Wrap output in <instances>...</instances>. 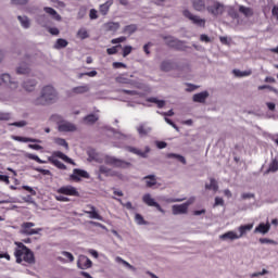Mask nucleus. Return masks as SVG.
Masks as SVG:
<instances>
[{"instance_id": "obj_16", "label": "nucleus", "mask_w": 278, "mask_h": 278, "mask_svg": "<svg viewBox=\"0 0 278 278\" xmlns=\"http://www.w3.org/2000/svg\"><path fill=\"white\" fill-rule=\"evenodd\" d=\"M114 4L113 0H108L105 3L100 4L99 12L102 16H108V12H110V8Z\"/></svg>"}, {"instance_id": "obj_63", "label": "nucleus", "mask_w": 278, "mask_h": 278, "mask_svg": "<svg viewBox=\"0 0 278 278\" xmlns=\"http://www.w3.org/2000/svg\"><path fill=\"white\" fill-rule=\"evenodd\" d=\"M62 255L63 257H66L68 262H73L75 260V257L70 252H63Z\"/></svg>"}, {"instance_id": "obj_61", "label": "nucleus", "mask_w": 278, "mask_h": 278, "mask_svg": "<svg viewBox=\"0 0 278 278\" xmlns=\"http://www.w3.org/2000/svg\"><path fill=\"white\" fill-rule=\"evenodd\" d=\"M22 188L23 190H26L27 192H29L33 197H36V190H34V188L29 186H23Z\"/></svg>"}, {"instance_id": "obj_17", "label": "nucleus", "mask_w": 278, "mask_h": 278, "mask_svg": "<svg viewBox=\"0 0 278 278\" xmlns=\"http://www.w3.org/2000/svg\"><path fill=\"white\" fill-rule=\"evenodd\" d=\"M268 231H270V224H264L261 223L255 229H254V233H263L266 235L268 233Z\"/></svg>"}, {"instance_id": "obj_24", "label": "nucleus", "mask_w": 278, "mask_h": 278, "mask_svg": "<svg viewBox=\"0 0 278 278\" xmlns=\"http://www.w3.org/2000/svg\"><path fill=\"white\" fill-rule=\"evenodd\" d=\"M207 97H210V93H207V91H203V92L194 94L193 101L195 103H205V100L207 99Z\"/></svg>"}, {"instance_id": "obj_51", "label": "nucleus", "mask_w": 278, "mask_h": 278, "mask_svg": "<svg viewBox=\"0 0 278 278\" xmlns=\"http://www.w3.org/2000/svg\"><path fill=\"white\" fill-rule=\"evenodd\" d=\"M89 18L91 21H97V18H99V12L96 9H91L89 11Z\"/></svg>"}, {"instance_id": "obj_56", "label": "nucleus", "mask_w": 278, "mask_h": 278, "mask_svg": "<svg viewBox=\"0 0 278 278\" xmlns=\"http://www.w3.org/2000/svg\"><path fill=\"white\" fill-rule=\"evenodd\" d=\"M136 29V25H128L124 28V34H134Z\"/></svg>"}, {"instance_id": "obj_4", "label": "nucleus", "mask_w": 278, "mask_h": 278, "mask_svg": "<svg viewBox=\"0 0 278 278\" xmlns=\"http://www.w3.org/2000/svg\"><path fill=\"white\" fill-rule=\"evenodd\" d=\"M101 162L108 164L109 166H114V168H127V166H129L127 161H123L112 155H104Z\"/></svg>"}, {"instance_id": "obj_18", "label": "nucleus", "mask_w": 278, "mask_h": 278, "mask_svg": "<svg viewBox=\"0 0 278 278\" xmlns=\"http://www.w3.org/2000/svg\"><path fill=\"white\" fill-rule=\"evenodd\" d=\"M137 131L139 134V136L142 138L144 136H149V134H151L152 128L149 125L146 124H141L138 128Z\"/></svg>"}, {"instance_id": "obj_44", "label": "nucleus", "mask_w": 278, "mask_h": 278, "mask_svg": "<svg viewBox=\"0 0 278 278\" xmlns=\"http://www.w3.org/2000/svg\"><path fill=\"white\" fill-rule=\"evenodd\" d=\"M111 134H113L114 138H116L117 140H127V138H129L127 135H124L122 132H116L114 129L110 130Z\"/></svg>"}, {"instance_id": "obj_41", "label": "nucleus", "mask_w": 278, "mask_h": 278, "mask_svg": "<svg viewBox=\"0 0 278 278\" xmlns=\"http://www.w3.org/2000/svg\"><path fill=\"white\" fill-rule=\"evenodd\" d=\"M68 47V41L66 39H58L54 43V49H66Z\"/></svg>"}, {"instance_id": "obj_59", "label": "nucleus", "mask_w": 278, "mask_h": 278, "mask_svg": "<svg viewBox=\"0 0 278 278\" xmlns=\"http://www.w3.org/2000/svg\"><path fill=\"white\" fill-rule=\"evenodd\" d=\"M84 75H87V77H97V71H91V72L79 74V79H81L84 77Z\"/></svg>"}, {"instance_id": "obj_7", "label": "nucleus", "mask_w": 278, "mask_h": 278, "mask_svg": "<svg viewBox=\"0 0 278 278\" xmlns=\"http://www.w3.org/2000/svg\"><path fill=\"white\" fill-rule=\"evenodd\" d=\"M31 227H36V224H34L31 222L22 224L21 233H24V236H36V235L40 233V231H42V229H40V228L34 229Z\"/></svg>"}, {"instance_id": "obj_36", "label": "nucleus", "mask_w": 278, "mask_h": 278, "mask_svg": "<svg viewBox=\"0 0 278 278\" xmlns=\"http://www.w3.org/2000/svg\"><path fill=\"white\" fill-rule=\"evenodd\" d=\"M232 74L235 75V77H249L250 75L253 74V72L251 70L249 71H240V70H233Z\"/></svg>"}, {"instance_id": "obj_40", "label": "nucleus", "mask_w": 278, "mask_h": 278, "mask_svg": "<svg viewBox=\"0 0 278 278\" xmlns=\"http://www.w3.org/2000/svg\"><path fill=\"white\" fill-rule=\"evenodd\" d=\"M53 141H54V144H56L58 147H63V149L68 151V142H66V139L54 138Z\"/></svg>"}, {"instance_id": "obj_6", "label": "nucleus", "mask_w": 278, "mask_h": 278, "mask_svg": "<svg viewBox=\"0 0 278 278\" xmlns=\"http://www.w3.org/2000/svg\"><path fill=\"white\" fill-rule=\"evenodd\" d=\"M37 23H39L41 27H46L51 36H60V29L58 27L49 26V17L47 15H39L37 17Z\"/></svg>"}, {"instance_id": "obj_54", "label": "nucleus", "mask_w": 278, "mask_h": 278, "mask_svg": "<svg viewBox=\"0 0 278 278\" xmlns=\"http://www.w3.org/2000/svg\"><path fill=\"white\" fill-rule=\"evenodd\" d=\"M220 205L222 207L225 205V200L220 197L215 198V203L213 204V207H218Z\"/></svg>"}, {"instance_id": "obj_52", "label": "nucleus", "mask_w": 278, "mask_h": 278, "mask_svg": "<svg viewBox=\"0 0 278 278\" xmlns=\"http://www.w3.org/2000/svg\"><path fill=\"white\" fill-rule=\"evenodd\" d=\"M134 51V48L131 46H125L123 48V58H127Z\"/></svg>"}, {"instance_id": "obj_19", "label": "nucleus", "mask_w": 278, "mask_h": 278, "mask_svg": "<svg viewBox=\"0 0 278 278\" xmlns=\"http://www.w3.org/2000/svg\"><path fill=\"white\" fill-rule=\"evenodd\" d=\"M90 91V85H81L72 89L73 94H86Z\"/></svg>"}, {"instance_id": "obj_13", "label": "nucleus", "mask_w": 278, "mask_h": 278, "mask_svg": "<svg viewBox=\"0 0 278 278\" xmlns=\"http://www.w3.org/2000/svg\"><path fill=\"white\" fill-rule=\"evenodd\" d=\"M77 266L81 270H87V268L92 267V261H90V258H88L86 255H80L77 261Z\"/></svg>"}, {"instance_id": "obj_2", "label": "nucleus", "mask_w": 278, "mask_h": 278, "mask_svg": "<svg viewBox=\"0 0 278 278\" xmlns=\"http://www.w3.org/2000/svg\"><path fill=\"white\" fill-rule=\"evenodd\" d=\"M16 244L17 248L15 249L14 255L16 257L17 264H21L22 262H26V264H34V262H36L34 258V252H31V250H29L23 243Z\"/></svg>"}, {"instance_id": "obj_28", "label": "nucleus", "mask_w": 278, "mask_h": 278, "mask_svg": "<svg viewBox=\"0 0 278 278\" xmlns=\"http://www.w3.org/2000/svg\"><path fill=\"white\" fill-rule=\"evenodd\" d=\"M86 214H89V218H93L96 220H103V217L99 215L94 206H90V211H87Z\"/></svg>"}, {"instance_id": "obj_15", "label": "nucleus", "mask_w": 278, "mask_h": 278, "mask_svg": "<svg viewBox=\"0 0 278 278\" xmlns=\"http://www.w3.org/2000/svg\"><path fill=\"white\" fill-rule=\"evenodd\" d=\"M50 157H59L60 160H63V162H66L67 164H73V166H75V162L72 161L71 157H68L66 154H64L63 152H60V151H54L52 153V156Z\"/></svg>"}, {"instance_id": "obj_37", "label": "nucleus", "mask_w": 278, "mask_h": 278, "mask_svg": "<svg viewBox=\"0 0 278 278\" xmlns=\"http://www.w3.org/2000/svg\"><path fill=\"white\" fill-rule=\"evenodd\" d=\"M17 18H18L22 27H24V29H29V26L31 25V23L29 22L28 16H25V15L21 16L20 15Z\"/></svg>"}, {"instance_id": "obj_27", "label": "nucleus", "mask_w": 278, "mask_h": 278, "mask_svg": "<svg viewBox=\"0 0 278 278\" xmlns=\"http://www.w3.org/2000/svg\"><path fill=\"white\" fill-rule=\"evenodd\" d=\"M17 75H27L29 74V65L27 63H21L16 68Z\"/></svg>"}, {"instance_id": "obj_1", "label": "nucleus", "mask_w": 278, "mask_h": 278, "mask_svg": "<svg viewBox=\"0 0 278 278\" xmlns=\"http://www.w3.org/2000/svg\"><path fill=\"white\" fill-rule=\"evenodd\" d=\"M60 99L54 86L47 85L41 89L40 97L35 100V105H49Z\"/></svg>"}, {"instance_id": "obj_45", "label": "nucleus", "mask_w": 278, "mask_h": 278, "mask_svg": "<svg viewBox=\"0 0 278 278\" xmlns=\"http://www.w3.org/2000/svg\"><path fill=\"white\" fill-rule=\"evenodd\" d=\"M78 38H80V40H86V38H88V30L86 28H80L77 33Z\"/></svg>"}, {"instance_id": "obj_53", "label": "nucleus", "mask_w": 278, "mask_h": 278, "mask_svg": "<svg viewBox=\"0 0 278 278\" xmlns=\"http://www.w3.org/2000/svg\"><path fill=\"white\" fill-rule=\"evenodd\" d=\"M167 157H175L176 160H178L182 164H186V157H184L179 154L170 153V154L167 155Z\"/></svg>"}, {"instance_id": "obj_58", "label": "nucleus", "mask_w": 278, "mask_h": 278, "mask_svg": "<svg viewBox=\"0 0 278 278\" xmlns=\"http://www.w3.org/2000/svg\"><path fill=\"white\" fill-rule=\"evenodd\" d=\"M125 40H127V37H118V38L112 39L111 42L112 45H121V42H125Z\"/></svg>"}, {"instance_id": "obj_11", "label": "nucleus", "mask_w": 278, "mask_h": 278, "mask_svg": "<svg viewBox=\"0 0 278 278\" xmlns=\"http://www.w3.org/2000/svg\"><path fill=\"white\" fill-rule=\"evenodd\" d=\"M70 178L72 181H81V179H90V174L84 169L75 168Z\"/></svg>"}, {"instance_id": "obj_33", "label": "nucleus", "mask_w": 278, "mask_h": 278, "mask_svg": "<svg viewBox=\"0 0 278 278\" xmlns=\"http://www.w3.org/2000/svg\"><path fill=\"white\" fill-rule=\"evenodd\" d=\"M147 101H148V103H155V105L160 109H162V108H164V105H166V101L160 100L155 97L148 98Z\"/></svg>"}, {"instance_id": "obj_25", "label": "nucleus", "mask_w": 278, "mask_h": 278, "mask_svg": "<svg viewBox=\"0 0 278 278\" xmlns=\"http://www.w3.org/2000/svg\"><path fill=\"white\" fill-rule=\"evenodd\" d=\"M121 24L118 22H109L104 24L105 31H118Z\"/></svg>"}, {"instance_id": "obj_9", "label": "nucleus", "mask_w": 278, "mask_h": 278, "mask_svg": "<svg viewBox=\"0 0 278 278\" xmlns=\"http://www.w3.org/2000/svg\"><path fill=\"white\" fill-rule=\"evenodd\" d=\"M100 175H104L105 177H117V179H123V174L116 169H112L105 165H101L99 167Z\"/></svg>"}, {"instance_id": "obj_49", "label": "nucleus", "mask_w": 278, "mask_h": 278, "mask_svg": "<svg viewBox=\"0 0 278 278\" xmlns=\"http://www.w3.org/2000/svg\"><path fill=\"white\" fill-rule=\"evenodd\" d=\"M118 48H121V45L106 49L108 55H116L118 53Z\"/></svg>"}, {"instance_id": "obj_64", "label": "nucleus", "mask_w": 278, "mask_h": 278, "mask_svg": "<svg viewBox=\"0 0 278 278\" xmlns=\"http://www.w3.org/2000/svg\"><path fill=\"white\" fill-rule=\"evenodd\" d=\"M0 121H10V113L0 112Z\"/></svg>"}, {"instance_id": "obj_26", "label": "nucleus", "mask_w": 278, "mask_h": 278, "mask_svg": "<svg viewBox=\"0 0 278 278\" xmlns=\"http://www.w3.org/2000/svg\"><path fill=\"white\" fill-rule=\"evenodd\" d=\"M12 140H15L16 142H42L40 139H34V138H27V137H21V136H12Z\"/></svg>"}, {"instance_id": "obj_20", "label": "nucleus", "mask_w": 278, "mask_h": 278, "mask_svg": "<svg viewBox=\"0 0 278 278\" xmlns=\"http://www.w3.org/2000/svg\"><path fill=\"white\" fill-rule=\"evenodd\" d=\"M239 13L243 14L245 18H251V16L254 14V11L250 7L239 5Z\"/></svg>"}, {"instance_id": "obj_55", "label": "nucleus", "mask_w": 278, "mask_h": 278, "mask_svg": "<svg viewBox=\"0 0 278 278\" xmlns=\"http://www.w3.org/2000/svg\"><path fill=\"white\" fill-rule=\"evenodd\" d=\"M163 201H165V203H181L185 199L165 198Z\"/></svg>"}, {"instance_id": "obj_32", "label": "nucleus", "mask_w": 278, "mask_h": 278, "mask_svg": "<svg viewBox=\"0 0 278 278\" xmlns=\"http://www.w3.org/2000/svg\"><path fill=\"white\" fill-rule=\"evenodd\" d=\"M24 157H27L28 160H34L38 164H47V161H42V159H40L38 155L29 153V152H25Z\"/></svg>"}, {"instance_id": "obj_5", "label": "nucleus", "mask_w": 278, "mask_h": 278, "mask_svg": "<svg viewBox=\"0 0 278 278\" xmlns=\"http://www.w3.org/2000/svg\"><path fill=\"white\" fill-rule=\"evenodd\" d=\"M195 198L191 197L189 198L185 203L182 204H174L172 206V212L174 216H179V214H187L188 213V207L194 203Z\"/></svg>"}, {"instance_id": "obj_10", "label": "nucleus", "mask_w": 278, "mask_h": 278, "mask_svg": "<svg viewBox=\"0 0 278 278\" xmlns=\"http://www.w3.org/2000/svg\"><path fill=\"white\" fill-rule=\"evenodd\" d=\"M182 15L186 18H189V21H191L193 25H197L198 27H205V20L192 14L190 11L184 10Z\"/></svg>"}, {"instance_id": "obj_14", "label": "nucleus", "mask_w": 278, "mask_h": 278, "mask_svg": "<svg viewBox=\"0 0 278 278\" xmlns=\"http://www.w3.org/2000/svg\"><path fill=\"white\" fill-rule=\"evenodd\" d=\"M59 127V131H77V126H75V124L71 123V122H66V121H61L58 124Z\"/></svg>"}, {"instance_id": "obj_62", "label": "nucleus", "mask_w": 278, "mask_h": 278, "mask_svg": "<svg viewBox=\"0 0 278 278\" xmlns=\"http://www.w3.org/2000/svg\"><path fill=\"white\" fill-rule=\"evenodd\" d=\"M113 68H127V65L125 63L114 62Z\"/></svg>"}, {"instance_id": "obj_12", "label": "nucleus", "mask_w": 278, "mask_h": 278, "mask_svg": "<svg viewBox=\"0 0 278 278\" xmlns=\"http://www.w3.org/2000/svg\"><path fill=\"white\" fill-rule=\"evenodd\" d=\"M225 12V5L223 3L211 0V14L214 16H220Z\"/></svg>"}, {"instance_id": "obj_31", "label": "nucleus", "mask_w": 278, "mask_h": 278, "mask_svg": "<svg viewBox=\"0 0 278 278\" xmlns=\"http://www.w3.org/2000/svg\"><path fill=\"white\" fill-rule=\"evenodd\" d=\"M143 180L146 181V185L148 188H153V186L157 184V179L155 178V175L146 176Z\"/></svg>"}, {"instance_id": "obj_23", "label": "nucleus", "mask_w": 278, "mask_h": 278, "mask_svg": "<svg viewBox=\"0 0 278 278\" xmlns=\"http://www.w3.org/2000/svg\"><path fill=\"white\" fill-rule=\"evenodd\" d=\"M46 14H49L54 21H62V16L58 14V11H55L53 8L46 7L43 9Z\"/></svg>"}, {"instance_id": "obj_22", "label": "nucleus", "mask_w": 278, "mask_h": 278, "mask_svg": "<svg viewBox=\"0 0 278 278\" xmlns=\"http://www.w3.org/2000/svg\"><path fill=\"white\" fill-rule=\"evenodd\" d=\"M1 81L10 84L11 88H18V83L12 80V76H10V74H2Z\"/></svg>"}, {"instance_id": "obj_46", "label": "nucleus", "mask_w": 278, "mask_h": 278, "mask_svg": "<svg viewBox=\"0 0 278 278\" xmlns=\"http://www.w3.org/2000/svg\"><path fill=\"white\" fill-rule=\"evenodd\" d=\"M165 42L166 45H168V47H177V39H175L174 37H165Z\"/></svg>"}, {"instance_id": "obj_50", "label": "nucleus", "mask_w": 278, "mask_h": 278, "mask_svg": "<svg viewBox=\"0 0 278 278\" xmlns=\"http://www.w3.org/2000/svg\"><path fill=\"white\" fill-rule=\"evenodd\" d=\"M135 220H136L137 225H147L144 217H142V215H140L138 213L135 215Z\"/></svg>"}, {"instance_id": "obj_3", "label": "nucleus", "mask_w": 278, "mask_h": 278, "mask_svg": "<svg viewBox=\"0 0 278 278\" xmlns=\"http://www.w3.org/2000/svg\"><path fill=\"white\" fill-rule=\"evenodd\" d=\"M68 197H79L77 188L66 185L56 189V194H54V199L61 201V203H68L71 201Z\"/></svg>"}, {"instance_id": "obj_47", "label": "nucleus", "mask_w": 278, "mask_h": 278, "mask_svg": "<svg viewBox=\"0 0 278 278\" xmlns=\"http://www.w3.org/2000/svg\"><path fill=\"white\" fill-rule=\"evenodd\" d=\"M117 84H129V78H127V75L122 74L116 77Z\"/></svg>"}, {"instance_id": "obj_8", "label": "nucleus", "mask_w": 278, "mask_h": 278, "mask_svg": "<svg viewBox=\"0 0 278 278\" xmlns=\"http://www.w3.org/2000/svg\"><path fill=\"white\" fill-rule=\"evenodd\" d=\"M142 201L143 203H146V205H148L149 207H155L159 212H161V214H166V211H164V208H162V206L160 205V203H157V201H155L153 199V197L150 193H146L142 197Z\"/></svg>"}, {"instance_id": "obj_57", "label": "nucleus", "mask_w": 278, "mask_h": 278, "mask_svg": "<svg viewBox=\"0 0 278 278\" xmlns=\"http://www.w3.org/2000/svg\"><path fill=\"white\" fill-rule=\"evenodd\" d=\"M210 190H214V192L218 191V182H216V180H210Z\"/></svg>"}, {"instance_id": "obj_21", "label": "nucleus", "mask_w": 278, "mask_h": 278, "mask_svg": "<svg viewBox=\"0 0 278 278\" xmlns=\"http://www.w3.org/2000/svg\"><path fill=\"white\" fill-rule=\"evenodd\" d=\"M37 84H38V81H36V79H27L26 81H24L23 88L25 90H27V92H33V90H35Z\"/></svg>"}, {"instance_id": "obj_35", "label": "nucleus", "mask_w": 278, "mask_h": 278, "mask_svg": "<svg viewBox=\"0 0 278 278\" xmlns=\"http://www.w3.org/2000/svg\"><path fill=\"white\" fill-rule=\"evenodd\" d=\"M97 121H99V116L97 114H90L84 118V123L86 125H92V124L97 123Z\"/></svg>"}, {"instance_id": "obj_43", "label": "nucleus", "mask_w": 278, "mask_h": 278, "mask_svg": "<svg viewBox=\"0 0 278 278\" xmlns=\"http://www.w3.org/2000/svg\"><path fill=\"white\" fill-rule=\"evenodd\" d=\"M193 8L198 12H201L202 10H205V2H203V0H193Z\"/></svg>"}, {"instance_id": "obj_38", "label": "nucleus", "mask_w": 278, "mask_h": 278, "mask_svg": "<svg viewBox=\"0 0 278 278\" xmlns=\"http://www.w3.org/2000/svg\"><path fill=\"white\" fill-rule=\"evenodd\" d=\"M251 229H253V224H248V225H242L239 227V233L238 237L242 238V236H244V233H247L248 231H251Z\"/></svg>"}, {"instance_id": "obj_30", "label": "nucleus", "mask_w": 278, "mask_h": 278, "mask_svg": "<svg viewBox=\"0 0 278 278\" xmlns=\"http://www.w3.org/2000/svg\"><path fill=\"white\" fill-rule=\"evenodd\" d=\"M222 240H238L240 237H238V233L235 231H228L220 236Z\"/></svg>"}, {"instance_id": "obj_48", "label": "nucleus", "mask_w": 278, "mask_h": 278, "mask_svg": "<svg viewBox=\"0 0 278 278\" xmlns=\"http://www.w3.org/2000/svg\"><path fill=\"white\" fill-rule=\"evenodd\" d=\"M161 68L162 71H170V68H173V63L170 61H164L162 64H161Z\"/></svg>"}, {"instance_id": "obj_29", "label": "nucleus", "mask_w": 278, "mask_h": 278, "mask_svg": "<svg viewBox=\"0 0 278 278\" xmlns=\"http://www.w3.org/2000/svg\"><path fill=\"white\" fill-rule=\"evenodd\" d=\"M128 151H129L130 153H134L135 155H139L140 157H147V153H149V151H151V149H150L149 147H147V148H146V151L142 152V151L136 149V148L129 147V148H128Z\"/></svg>"}, {"instance_id": "obj_42", "label": "nucleus", "mask_w": 278, "mask_h": 278, "mask_svg": "<svg viewBox=\"0 0 278 278\" xmlns=\"http://www.w3.org/2000/svg\"><path fill=\"white\" fill-rule=\"evenodd\" d=\"M277 170H278V160L273 159L266 173H277Z\"/></svg>"}, {"instance_id": "obj_34", "label": "nucleus", "mask_w": 278, "mask_h": 278, "mask_svg": "<svg viewBox=\"0 0 278 278\" xmlns=\"http://www.w3.org/2000/svg\"><path fill=\"white\" fill-rule=\"evenodd\" d=\"M115 262L117 264H123V266H125L126 268H128L129 270L136 271V267H134L131 264H129L127 261L123 260V257L117 256L115 257Z\"/></svg>"}, {"instance_id": "obj_39", "label": "nucleus", "mask_w": 278, "mask_h": 278, "mask_svg": "<svg viewBox=\"0 0 278 278\" xmlns=\"http://www.w3.org/2000/svg\"><path fill=\"white\" fill-rule=\"evenodd\" d=\"M48 160H49V162H51V164L56 166V168H60L61 170H66V165H64V163L60 162V160H58L55 157H49Z\"/></svg>"}, {"instance_id": "obj_60", "label": "nucleus", "mask_w": 278, "mask_h": 278, "mask_svg": "<svg viewBox=\"0 0 278 278\" xmlns=\"http://www.w3.org/2000/svg\"><path fill=\"white\" fill-rule=\"evenodd\" d=\"M271 16L278 21V4L274 5L271 9Z\"/></svg>"}]
</instances>
